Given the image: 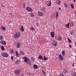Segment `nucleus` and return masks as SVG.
Masks as SVG:
<instances>
[{
	"label": "nucleus",
	"mask_w": 76,
	"mask_h": 76,
	"mask_svg": "<svg viewBox=\"0 0 76 76\" xmlns=\"http://www.w3.org/2000/svg\"><path fill=\"white\" fill-rule=\"evenodd\" d=\"M1 55L3 57H4L7 58L8 57V54H7V53H1Z\"/></svg>",
	"instance_id": "3"
},
{
	"label": "nucleus",
	"mask_w": 76,
	"mask_h": 76,
	"mask_svg": "<svg viewBox=\"0 0 76 76\" xmlns=\"http://www.w3.org/2000/svg\"><path fill=\"white\" fill-rule=\"evenodd\" d=\"M64 73H67V71L66 70V69H64Z\"/></svg>",
	"instance_id": "34"
},
{
	"label": "nucleus",
	"mask_w": 76,
	"mask_h": 76,
	"mask_svg": "<svg viewBox=\"0 0 76 76\" xmlns=\"http://www.w3.org/2000/svg\"><path fill=\"white\" fill-rule=\"evenodd\" d=\"M45 7L43 6L40 7V10L42 12H45Z\"/></svg>",
	"instance_id": "6"
},
{
	"label": "nucleus",
	"mask_w": 76,
	"mask_h": 76,
	"mask_svg": "<svg viewBox=\"0 0 76 76\" xmlns=\"http://www.w3.org/2000/svg\"><path fill=\"white\" fill-rule=\"evenodd\" d=\"M1 29L2 31H5L6 30V28L3 26H2L1 28Z\"/></svg>",
	"instance_id": "16"
},
{
	"label": "nucleus",
	"mask_w": 76,
	"mask_h": 76,
	"mask_svg": "<svg viewBox=\"0 0 76 76\" xmlns=\"http://www.w3.org/2000/svg\"><path fill=\"white\" fill-rule=\"evenodd\" d=\"M50 35L51 37H52L53 38L54 37V32H51Z\"/></svg>",
	"instance_id": "13"
},
{
	"label": "nucleus",
	"mask_w": 76,
	"mask_h": 76,
	"mask_svg": "<svg viewBox=\"0 0 76 76\" xmlns=\"http://www.w3.org/2000/svg\"><path fill=\"white\" fill-rule=\"evenodd\" d=\"M25 4H23V7H24V8H25Z\"/></svg>",
	"instance_id": "40"
},
{
	"label": "nucleus",
	"mask_w": 76,
	"mask_h": 76,
	"mask_svg": "<svg viewBox=\"0 0 76 76\" xmlns=\"http://www.w3.org/2000/svg\"><path fill=\"white\" fill-rule=\"evenodd\" d=\"M64 6H65V7H67V4H66V3H64Z\"/></svg>",
	"instance_id": "35"
},
{
	"label": "nucleus",
	"mask_w": 76,
	"mask_h": 76,
	"mask_svg": "<svg viewBox=\"0 0 76 76\" xmlns=\"http://www.w3.org/2000/svg\"><path fill=\"white\" fill-rule=\"evenodd\" d=\"M60 76H64V75H63V74L61 73L60 74Z\"/></svg>",
	"instance_id": "36"
},
{
	"label": "nucleus",
	"mask_w": 76,
	"mask_h": 76,
	"mask_svg": "<svg viewBox=\"0 0 76 76\" xmlns=\"http://www.w3.org/2000/svg\"><path fill=\"white\" fill-rule=\"evenodd\" d=\"M74 1V2H75L76 0H73Z\"/></svg>",
	"instance_id": "46"
},
{
	"label": "nucleus",
	"mask_w": 76,
	"mask_h": 76,
	"mask_svg": "<svg viewBox=\"0 0 76 76\" xmlns=\"http://www.w3.org/2000/svg\"><path fill=\"white\" fill-rule=\"evenodd\" d=\"M15 54L16 55V56L18 57H19V54H18V50H16L15 51Z\"/></svg>",
	"instance_id": "15"
},
{
	"label": "nucleus",
	"mask_w": 76,
	"mask_h": 76,
	"mask_svg": "<svg viewBox=\"0 0 76 76\" xmlns=\"http://www.w3.org/2000/svg\"><path fill=\"white\" fill-rule=\"evenodd\" d=\"M71 24H73V23H71Z\"/></svg>",
	"instance_id": "50"
},
{
	"label": "nucleus",
	"mask_w": 76,
	"mask_h": 76,
	"mask_svg": "<svg viewBox=\"0 0 76 76\" xmlns=\"http://www.w3.org/2000/svg\"><path fill=\"white\" fill-rule=\"evenodd\" d=\"M21 44V43L20 42H19L18 43L17 45L16 46V47L17 48H20V45Z\"/></svg>",
	"instance_id": "10"
},
{
	"label": "nucleus",
	"mask_w": 76,
	"mask_h": 76,
	"mask_svg": "<svg viewBox=\"0 0 76 76\" xmlns=\"http://www.w3.org/2000/svg\"><path fill=\"white\" fill-rule=\"evenodd\" d=\"M69 25H70V23H69L67 24L66 25V27L69 28Z\"/></svg>",
	"instance_id": "22"
},
{
	"label": "nucleus",
	"mask_w": 76,
	"mask_h": 76,
	"mask_svg": "<svg viewBox=\"0 0 76 76\" xmlns=\"http://www.w3.org/2000/svg\"><path fill=\"white\" fill-rule=\"evenodd\" d=\"M59 10H61V8L60 7H59Z\"/></svg>",
	"instance_id": "47"
},
{
	"label": "nucleus",
	"mask_w": 76,
	"mask_h": 76,
	"mask_svg": "<svg viewBox=\"0 0 76 76\" xmlns=\"http://www.w3.org/2000/svg\"><path fill=\"white\" fill-rule=\"evenodd\" d=\"M30 15L32 17H33V16H34V13H30Z\"/></svg>",
	"instance_id": "31"
},
{
	"label": "nucleus",
	"mask_w": 76,
	"mask_h": 76,
	"mask_svg": "<svg viewBox=\"0 0 76 76\" xmlns=\"http://www.w3.org/2000/svg\"><path fill=\"white\" fill-rule=\"evenodd\" d=\"M73 76H76V74L75 73H74L73 75Z\"/></svg>",
	"instance_id": "39"
},
{
	"label": "nucleus",
	"mask_w": 76,
	"mask_h": 76,
	"mask_svg": "<svg viewBox=\"0 0 76 76\" xmlns=\"http://www.w3.org/2000/svg\"><path fill=\"white\" fill-rule=\"evenodd\" d=\"M42 73L44 75H47V73H46V72H45L44 71L42 70Z\"/></svg>",
	"instance_id": "25"
},
{
	"label": "nucleus",
	"mask_w": 76,
	"mask_h": 76,
	"mask_svg": "<svg viewBox=\"0 0 76 76\" xmlns=\"http://www.w3.org/2000/svg\"><path fill=\"white\" fill-rule=\"evenodd\" d=\"M75 46L76 47V42L75 43Z\"/></svg>",
	"instance_id": "48"
},
{
	"label": "nucleus",
	"mask_w": 76,
	"mask_h": 76,
	"mask_svg": "<svg viewBox=\"0 0 76 76\" xmlns=\"http://www.w3.org/2000/svg\"><path fill=\"white\" fill-rule=\"evenodd\" d=\"M58 58L60 60H64V58H63V56H62L61 55H59L58 56Z\"/></svg>",
	"instance_id": "8"
},
{
	"label": "nucleus",
	"mask_w": 76,
	"mask_h": 76,
	"mask_svg": "<svg viewBox=\"0 0 76 76\" xmlns=\"http://www.w3.org/2000/svg\"><path fill=\"white\" fill-rule=\"evenodd\" d=\"M53 44L54 46H56L57 43V42L56 41L54 40L53 42Z\"/></svg>",
	"instance_id": "12"
},
{
	"label": "nucleus",
	"mask_w": 76,
	"mask_h": 76,
	"mask_svg": "<svg viewBox=\"0 0 76 76\" xmlns=\"http://www.w3.org/2000/svg\"><path fill=\"white\" fill-rule=\"evenodd\" d=\"M42 60H44V61H47V60H48V58H46L45 56H44Z\"/></svg>",
	"instance_id": "17"
},
{
	"label": "nucleus",
	"mask_w": 76,
	"mask_h": 76,
	"mask_svg": "<svg viewBox=\"0 0 76 76\" xmlns=\"http://www.w3.org/2000/svg\"><path fill=\"white\" fill-rule=\"evenodd\" d=\"M33 66L34 69H38V67L37 65L36 64L33 65Z\"/></svg>",
	"instance_id": "14"
},
{
	"label": "nucleus",
	"mask_w": 76,
	"mask_h": 76,
	"mask_svg": "<svg viewBox=\"0 0 76 76\" xmlns=\"http://www.w3.org/2000/svg\"><path fill=\"white\" fill-rule=\"evenodd\" d=\"M20 30L21 31H22V32H23L24 31V28H23V26H21Z\"/></svg>",
	"instance_id": "21"
},
{
	"label": "nucleus",
	"mask_w": 76,
	"mask_h": 76,
	"mask_svg": "<svg viewBox=\"0 0 76 76\" xmlns=\"http://www.w3.org/2000/svg\"><path fill=\"white\" fill-rule=\"evenodd\" d=\"M17 62L18 63H20V61H19V60H17Z\"/></svg>",
	"instance_id": "42"
},
{
	"label": "nucleus",
	"mask_w": 76,
	"mask_h": 76,
	"mask_svg": "<svg viewBox=\"0 0 76 76\" xmlns=\"http://www.w3.org/2000/svg\"><path fill=\"white\" fill-rule=\"evenodd\" d=\"M24 59L25 62L26 63H27V64H30L31 63V61H30L29 59L28 58V57L24 56Z\"/></svg>",
	"instance_id": "1"
},
{
	"label": "nucleus",
	"mask_w": 76,
	"mask_h": 76,
	"mask_svg": "<svg viewBox=\"0 0 76 76\" xmlns=\"http://www.w3.org/2000/svg\"><path fill=\"white\" fill-rule=\"evenodd\" d=\"M36 25H37V27H38H38H39V26H38V25H39V23H38V22H37Z\"/></svg>",
	"instance_id": "33"
},
{
	"label": "nucleus",
	"mask_w": 76,
	"mask_h": 76,
	"mask_svg": "<svg viewBox=\"0 0 76 76\" xmlns=\"http://www.w3.org/2000/svg\"><path fill=\"white\" fill-rule=\"evenodd\" d=\"M14 72L15 74L17 76H18L20 74V70H15Z\"/></svg>",
	"instance_id": "4"
},
{
	"label": "nucleus",
	"mask_w": 76,
	"mask_h": 76,
	"mask_svg": "<svg viewBox=\"0 0 76 76\" xmlns=\"http://www.w3.org/2000/svg\"><path fill=\"white\" fill-rule=\"evenodd\" d=\"M39 59H42V60L43 58V57H42V56L41 55H40L38 57Z\"/></svg>",
	"instance_id": "20"
},
{
	"label": "nucleus",
	"mask_w": 76,
	"mask_h": 76,
	"mask_svg": "<svg viewBox=\"0 0 76 76\" xmlns=\"http://www.w3.org/2000/svg\"><path fill=\"white\" fill-rule=\"evenodd\" d=\"M11 53H13V50H12L11 51Z\"/></svg>",
	"instance_id": "44"
},
{
	"label": "nucleus",
	"mask_w": 76,
	"mask_h": 76,
	"mask_svg": "<svg viewBox=\"0 0 76 76\" xmlns=\"http://www.w3.org/2000/svg\"><path fill=\"white\" fill-rule=\"evenodd\" d=\"M1 9L0 8V12H1Z\"/></svg>",
	"instance_id": "49"
},
{
	"label": "nucleus",
	"mask_w": 76,
	"mask_h": 76,
	"mask_svg": "<svg viewBox=\"0 0 76 76\" xmlns=\"http://www.w3.org/2000/svg\"><path fill=\"white\" fill-rule=\"evenodd\" d=\"M38 14L39 16H44V13L41 11H39L38 12Z\"/></svg>",
	"instance_id": "5"
},
{
	"label": "nucleus",
	"mask_w": 76,
	"mask_h": 76,
	"mask_svg": "<svg viewBox=\"0 0 76 76\" xmlns=\"http://www.w3.org/2000/svg\"><path fill=\"white\" fill-rule=\"evenodd\" d=\"M68 40L69 42L70 43H71V40H70V39H69V38H68Z\"/></svg>",
	"instance_id": "32"
},
{
	"label": "nucleus",
	"mask_w": 76,
	"mask_h": 76,
	"mask_svg": "<svg viewBox=\"0 0 76 76\" xmlns=\"http://www.w3.org/2000/svg\"><path fill=\"white\" fill-rule=\"evenodd\" d=\"M0 42L1 44H3V45H6V42L4 40H1Z\"/></svg>",
	"instance_id": "9"
},
{
	"label": "nucleus",
	"mask_w": 76,
	"mask_h": 76,
	"mask_svg": "<svg viewBox=\"0 0 76 76\" xmlns=\"http://www.w3.org/2000/svg\"><path fill=\"white\" fill-rule=\"evenodd\" d=\"M62 54L63 56H64V55L66 54L64 51H62Z\"/></svg>",
	"instance_id": "23"
},
{
	"label": "nucleus",
	"mask_w": 76,
	"mask_h": 76,
	"mask_svg": "<svg viewBox=\"0 0 76 76\" xmlns=\"http://www.w3.org/2000/svg\"><path fill=\"white\" fill-rule=\"evenodd\" d=\"M13 58H14V57L12 56L11 57V58L12 59V60H13Z\"/></svg>",
	"instance_id": "38"
},
{
	"label": "nucleus",
	"mask_w": 76,
	"mask_h": 76,
	"mask_svg": "<svg viewBox=\"0 0 76 76\" xmlns=\"http://www.w3.org/2000/svg\"><path fill=\"white\" fill-rule=\"evenodd\" d=\"M3 37L2 35H0V39L1 40H3Z\"/></svg>",
	"instance_id": "29"
},
{
	"label": "nucleus",
	"mask_w": 76,
	"mask_h": 76,
	"mask_svg": "<svg viewBox=\"0 0 76 76\" xmlns=\"http://www.w3.org/2000/svg\"><path fill=\"white\" fill-rule=\"evenodd\" d=\"M20 33L19 32H18L14 34V38L16 39L18 38H19V37H20Z\"/></svg>",
	"instance_id": "2"
},
{
	"label": "nucleus",
	"mask_w": 76,
	"mask_h": 76,
	"mask_svg": "<svg viewBox=\"0 0 76 76\" xmlns=\"http://www.w3.org/2000/svg\"><path fill=\"white\" fill-rule=\"evenodd\" d=\"M56 2L58 5H60L61 3V1H60V0H56Z\"/></svg>",
	"instance_id": "11"
},
{
	"label": "nucleus",
	"mask_w": 76,
	"mask_h": 76,
	"mask_svg": "<svg viewBox=\"0 0 76 76\" xmlns=\"http://www.w3.org/2000/svg\"><path fill=\"white\" fill-rule=\"evenodd\" d=\"M58 41H62V39H61V37L58 38Z\"/></svg>",
	"instance_id": "24"
},
{
	"label": "nucleus",
	"mask_w": 76,
	"mask_h": 76,
	"mask_svg": "<svg viewBox=\"0 0 76 76\" xmlns=\"http://www.w3.org/2000/svg\"><path fill=\"white\" fill-rule=\"evenodd\" d=\"M51 1H50L49 4H47L48 6L49 7L50 6H51Z\"/></svg>",
	"instance_id": "19"
},
{
	"label": "nucleus",
	"mask_w": 76,
	"mask_h": 76,
	"mask_svg": "<svg viewBox=\"0 0 76 76\" xmlns=\"http://www.w3.org/2000/svg\"><path fill=\"white\" fill-rule=\"evenodd\" d=\"M70 5L72 8L73 9L74 8V5L73 4H71Z\"/></svg>",
	"instance_id": "27"
},
{
	"label": "nucleus",
	"mask_w": 76,
	"mask_h": 76,
	"mask_svg": "<svg viewBox=\"0 0 76 76\" xmlns=\"http://www.w3.org/2000/svg\"><path fill=\"white\" fill-rule=\"evenodd\" d=\"M69 47L70 48H72V46L70 45H69Z\"/></svg>",
	"instance_id": "45"
},
{
	"label": "nucleus",
	"mask_w": 76,
	"mask_h": 76,
	"mask_svg": "<svg viewBox=\"0 0 76 76\" xmlns=\"http://www.w3.org/2000/svg\"><path fill=\"white\" fill-rule=\"evenodd\" d=\"M19 53L21 54V55H24V53H23L22 51L20 50L19 51Z\"/></svg>",
	"instance_id": "18"
},
{
	"label": "nucleus",
	"mask_w": 76,
	"mask_h": 76,
	"mask_svg": "<svg viewBox=\"0 0 76 76\" xmlns=\"http://www.w3.org/2000/svg\"><path fill=\"white\" fill-rule=\"evenodd\" d=\"M26 10L27 11H29V12H32L33 10L31 9V8H29V7H26Z\"/></svg>",
	"instance_id": "7"
},
{
	"label": "nucleus",
	"mask_w": 76,
	"mask_h": 76,
	"mask_svg": "<svg viewBox=\"0 0 76 76\" xmlns=\"http://www.w3.org/2000/svg\"><path fill=\"white\" fill-rule=\"evenodd\" d=\"M58 12H56V19H57V18H58Z\"/></svg>",
	"instance_id": "28"
},
{
	"label": "nucleus",
	"mask_w": 76,
	"mask_h": 76,
	"mask_svg": "<svg viewBox=\"0 0 76 76\" xmlns=\"http://www.w3.org/2000/svg\"><path fill=\"white\" fill-rule=\"evenodd\" d=\"M1 50H4V46H1Z\"/></svg>",
	"instance_id": "26"
},
{
	"label": "nucleus",
	"mask_w": 76,
	"mask_h": 76,
	"mask_svg": "<svg viewBox=\"0 0 76 76\" xmlns=\"http://www.w3.org/2000/svg\"><path fill=\"white\" fill-rule=\"evenodd\" d=\"M31 60L33 61H34V58H31Z\"/></svg>",
	"instance_id": "41"
},
{
	"label": "nucleus",
	"mask_w": 76,
	"mask_h": 76,
	"mask_svg": "<svg viewBox=\"0 0 76 76\" xmlns=\"http://www.w3.org/2000/svg\"><path fill=\"white\" fill-rule=\"evenodd\" d=\"M1 6L2 7H5V6L3 5V4H1Z\"/></svg>",
	"instance_id": "37"
},
{
	"label": "nucleus",
	"mask_w": 76,
	"mask_h": 76,
	"mask_svg": "<svg viewBox=\"0 0 76 76\" xmlns=\"http://www.w3.org/2000/svg\"><path fill=\"white\" fill-rule=\"evenodd\" d=\"M30 29H31V30H32V31L34 30L35 31V28H34L33 27H30Z\"/></svg>",
	"instance_id": "30"
},
{
	"label": "nucleus",
	"mask_w": 76,
	"mask_h": 76,
	"mask_svg": "<svg viewBox=\"0 0 76 76\" xmlns=\"http://www.w3.org/2000/svg\"><path fill=\"white\" fill-rule=\"evenodd\" d=\"M74 65H75V63H73L72 65V67L74 66Z\"/></svg>",
	"instance_id": "43"
}]
</instances>
